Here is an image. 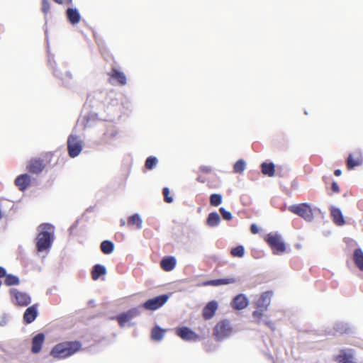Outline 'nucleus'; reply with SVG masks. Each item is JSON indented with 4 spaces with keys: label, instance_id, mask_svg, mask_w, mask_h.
<instances>
[{
    "label": "nucleus",
    "instance_id": "nucleus-1",
    "mask_svg": "<svg viewBox=\"0 0 363 363\" xmlns=\"http://www.w3.org/2000/svg\"><path fill=\"white\" fill-rule=\"evenodd\" d=\"M55 240V227L50 223H43L38 227L35 247L38 254L48 253Z\"/></svg>",
    "mask_w": 363,
    "mask_h": 363
},
{
    "label": "nucleus",
    "instance_id": "nucleus-2",
    "mask_svg": "<svg viewBox=\"0 0 363 363\" xmlns=\"http://www.w3.org/2000/svg\"><path fill=\"white\" fill-rule=\"evenodd\" d=\"M82 347V343L79 341H67L59 343L54 346L50 354L54 358L64 359L74 354Z\"/></svg>",
    "mask_w": 363,
    "mask_h": 363
},
{
    "label": "nucleus",
    "instance_id": "nucleus-3",
    "mask_svg": "<svg viewBox=\"0 0 363 363\" xmlns=\"http://www.w3.org/2000/svg\"><path fill=\"white\" fill-rule=\"evenodd\" d=\"M234 334V329L228 319L218 321L213 328V336L218 342H223Z\"/></svg>",
    "mask_w": 363,
    "mask_h": 363
},
{
    "label": "nucleus",
    "instance_id": "nucleus-4",
    "mask_svg": "<svg viewBox=\"0 0 363 363\" xmlns=\"http://www.w3.org/2000/svg\"><path fill=\"white\" fill-rule=\"evenodd\" d=\"M288 209L290 212L300 216L308 222H311L313 220L314 212L318 211L320 213V209L318 208L312 209L310 204L308 203L293 204L289 206Z\"/></svg>",
    "mask_w": 363,
    "mask_h": 363
},
{
    "label": "nucleus",
    "instance_id": "nucleus-5",
    "mask_svg": "<svg viewBox=\"0 0 363 363\" xmlns=\"http://www.w3.org/2000/svg\"><path fill=\"white\" fill-rule=\"evenodd\" d=\"M264 241L271 247L275 255H279L286 251V245L278 232L269 233L264 237Z\"/></svg>",
    "mask_w": 363,
    "mask_h": 363
},
{
    "label": "nucleus",
    "instance_id": "nucleus-6",
    "mask_svg": "<svg viewBox=\"0 0 363 363\" xmlns=\"http://www.w3.org/2000/svg\"><path fill=\"white\" fill-rule=\"evenodd\" d=\"M48 64L52 69V73L54 76L59 79L63 86L66 87H71L73 85V76L69 71H66L63 73L60 69L55 67V62L54 60V56L48 53Z\"/></svg>",
    "mask_w": 363,
    "mask_h": 363
},
{
    "label": "nucleus",
    "instance_id": "nucleus-7",
    "mask_svg": "<svg viewBox=\"0 0 363 363\" xmlns=\"http://www.w3.org/2000/svg\"><path fill=\"white\" fill-rule=\"evenodd\" d=\"M143 307L140 305L137 307L132 308L125 312L121 313L117 315L113 319H116L119 325L123 328L125 323L130 321L132 319L140 316L143 312Z\"/></svg>",
    "mask_w": 363,
    "mask_h": 363
},
{
    "label": "nucleus",
    "instance_id": "nucleus-8",
    "mask_svg": "<svg viewBox=\"0 0 363 363\" xmlns=\"http://www.w3.org/2000/svg\"><path fill=\"white\" fill-rule=\"evenodd\" d=\"M67 152L70 157H77L83 149L82 139L74 133H71L67 141Z\"/></svg>",
    "mask_w": 363,
    "mask_h": 363
},
{
    "label": "nucleus",
    "instance_id": "nucleus-9",
    "mask_svg": "<svg viewBox=\"0 0 363 363\" xmlns=\"http://www.w3.org/2000/svg\"><path fill=\"white\" fill-rule=\"evenodd\" d=\"M169 299L168 294H161L147 299L142 306L143 308L148 311H155L163 306Z\"/></svg>",
    "mask_w": 363,
    "mask_h": 363
},
{
    "label": "nucleus",
    "instance_id": "nucleus-10",
    "mask_svg": "<svg viewBox=\"0 0 363 363\" xmlns=\"http://www.w3.org/2000/svg\"><path fill=\"white\" fill-rule=\"evenodd\" d=\"M9 292L12 302L14 304L21 306H27L31 302V297L26 292L20 291L16 289H11Z\"/></svg>",
    "mask_w": 363,
    "mask_h": 363
},
{
    "label": "nucleus",
    "instance_id": "nucleus-11",
    "mask_svg": "<svg viewBox=\"0 0 363 363\" xmlns=\"http://www.w3.org/2000/svg\"><path fill=\"white\" fill-rule=\"evenodd\" d=\"M176 334L185 341L197 342L201 340V337L198 334L186 326L177 328Z\"/></svg>",
    "mask_w": 363,
    "mask_h": 363
},
{
    "label": "nucleus",
    "instance_id": "nucleus-12",
    "mask_svg": "<svg viewBox=\"0 0 363 363\" xmlns=\"http://www.w3.org/2000/svg\"><path fill=\"white\" fill-rule=\"evenodd\" d=\"M118 134V130L114 125H108L100 138V144H110L116 138Z\"/></svg>",
    "mask_w": 363,
    "mask_h": 363
},
{
    "label": "nucleus",
    "instance_id": "nucleus-13",
    "mask_svg": "<svg viewBox=\"0 0 363 363\" xmlns=\"http://www.w3.org/2000/svg\"><path fill=\"white\" fill-rule=\"evenodd\" d=\"M363 164V157L360 150L350 153L347 160L346 164L348 169H353L356 167L361 166Z\"/></svg>",
    "mask_w": 363,
    "mask_h": 363
},
{
    "label": "nucleus",
    "instance_id": "nucleus-14",
    "mask_svg": "<svg viewBox=\"0 0 363 363\" xmlns=\"http://www.w3.org/2000/svg\"><path fill=\"white\" fill-rule=\"evenodd\" d=\"M354 350L353 349H343L335 357V360L338 363H356L354 361Z\"/></svg>",
    "mask_w": 363,
    "mask_h": 363
},
{
    "label": "nucleus",
    "instance_id": "nucleus-15",
    "mask_svg": "<svg viewBox=\"0 0 363 363\" xmlns=\"http://www.w3.org/2000/svg\"><path fill=\"white\" fill-rule=\"evenodd\" d=\"M26 168L30 173L39 174L45 168L44 162L40 158H33L28 162Z\"/></svg>",
    "mask_w": 363,
    "mask_h": 363
},
{
    "label": "nucleus",
    "instance_id": "nucleus-16",
    "mask_svg": "<svg viewBox=\"0 0 363 363\" xmlns=\"http://www.w3.org/2000/svg\"><path fill=\"white\" fill-rule=\"evenodd\" d=\"M272 296V291L263 292L255 303L257 308H262L261 311H267L270 305Z\"/></svg>",
    "mask_w": 363,
    "mask_h": 363
},
{
    "label": "nucleus",
    "instance_id": "nucleus-17",
    "mask_svg": "<svg viewBox=\"0 0 363 363\" xmlns=\"http://www.w3.org/2000/svg\"><path fill=\"white\" fill-rule=\"evenodd\" d=\"M218 308V303L216 301L213 300L206 304L202 310V316L206 320L211 319Z\"/></svg>",
    "mask_w": 363,
    "mask_h": 363
},
{
    "label": "nucleus",
    "instance_id": "nucleus-18",
    "mask_svg": "<svg viewBox=\"0 0 363 363\" xmlns=\"http://www.w3.org/2000/svg\"><path fill=\"white\" fill-rule=\"evenodd\" d=\"M108 74L110 76V82L112 84L116 83H118L120 85L126 84L127 79L125 74L116 67H113L111 72Z\"/></svg>",
    "mask_w": 363,
    "mask_h": 363
},
{
    "label": "nucleus",
    "instance_id": "nucleus-19",
    "mask_svg": "<svg viewBox=\"0 0 363 363\" xmlns=\"http://www.w3.org/2000/svg\"><path fill=\"white\" fill-rule=\"evenodd\" d=\"M38 315V306L33 304L28 307L23 315V320L25 324H30L35 321Z\"/></svg>",
    "mask_w": 363,
    "mask_h": 363
},
{
    "label": "nucleus",
    "instance_id": "nucleus-20",
    "mask_svg": "<svg viewBox=\"0 0 363 363\" xmlns=\"http://www.w3.org/2000/svg\"><path fill=\"white\" fill-rule=\"evenodd\" d=\"M249 300L247 297L243 294H240L236 295L232 300L231 306L235 310H242L247 307Z\"/></svg>",
    "mask_w": 363,
    "mask_h": 363
},
{
    "label": "nucleus",
    "instance_id": "nucleus-21",
    "mask_svg": "<svg viewBox=\"0 0 363 363\" xmlns=\"http://www.w3.org/2000/svg\"><path fill=\"white\" fill-rule=\"evenodd\" d=\"M45 338V335L43 333H39L33 337L31 341V352L33 354H38L41 351Z\"/></svg>",
    "mask_w": 363,
    "mask_h": 363
},
{
    "label": "nucleus",
    "instance_id": "nucleus-22",
    "mask_svg": "<svg viewBox=\"0 0 363 363\" xmlns=\"http://www.w3.org/2000/svg\"><path fill=\"white\" fill-rule=\"evenodd\" d=\"M30 182V176L27 173H24L18 175L15 179L14 184L20 191H23L29 186Z\"/></svg>",
    "mask_w": 363,
    "mask_h": 363
},
{
    "label": "nucleus",
    "instance_id": "nucleus-23",
    "mask_svg": "<svg viewBox=\"0 0 363 363\" xmlns=\"http://www.w3.org/2000/svg\"><path fill=\"white\" fill-rule=\"evenodd\" d=\"M65 16L67 21L73 26L77 24L82 18L77 8H67L65 11Z\"/></svg>",
    "mask_w": 363,
    "mask_h": 363
},
{
    "label": "nucleus",
    "instance_id": "nucleus-24",
    "mask_svg": "<svg viewBox=\"0 0 363 363\" xmlns=\"http://www.w3.org/2000/svg\"><path fill=\"white\" fill-rule=\"evenodd\" d=\"M236 282V279L235 278H220L216 279L207 280L202 282L201 286H218L220 285H227L230 284H233Z\"/></svg>",
    "mask_w": 363,
    "mask_h": 363
},
{
    "label": "nucleus",
    "instance_id": "nucleus-25",
    "mask_svg": "<svg viewBox=\"0 0 363 363\" xmlns=\"http://www.w3.org/2000/svg\"><path fill=\"white\" fill-rule=\"evenodd\" d=\"M177 264V259L173 256H167L162 259L160 261L161 268L166 271H172Z\"/></svg>",
    "mask_w": 363,
    "mask_h": 363
},
{
    "label": "nucleus",
    "instance_id": "nucleus-26",
    "mask_svg": "<svg viewBox=\"0 0 363 363\" xmlns=\"http://www.w3.org/2000/svg\"><path fill=\"white\" fill-rule=\"evenodd\" d=\"M331 216L333 222L337 226H342L345 223V218L341 210L337 207H332L330 209Z\"/></svg>",
    "mask_w": 363,
    "mask_h": 363
},
{
    "label": "nucleus",
    "instance_id": "nucleus-27",
    "mask_svg": "<svg viewBox=\"0 0 363 363\" xmlns=\"http://www.w3.org/2000/svg\"><path fill=\"white\" fill-rule=\"evenodd\" d=\"M106 274V268L105 266L96 264L94 265L91 269V278L93 280H98L100 277Z\"/></svg>",
    "mask_w": 363,
    "mask_h": 363
},
{
    "label": "nucleus",
    "instance_id": "nucleus-28",
    "mask_svg": "<svg viewBox=\"0 0 363 363\" xmlns=\"http://www.w3.org/2000/svg\"><path fill=\"white\" fill-rule=\"evenodd\" d=\"M261 170L263 174L270 177H274L275 174V165L272 162H264L261 164Z\"/></svg>",
    "mask_w": 363,
    "mask_h": 363
},
{
    "label": "nucleus",
    "instance_id": "nucleus-29",
    "mask_svg": "<svg viewBox=\"0 0 363 363\" xmlns=\"http://www.w3.org/2000/svg\"><path fill=\"white\" fill-rule=\"evenodd\" d=\"M127 224L129 226L135 225L137 229L140 230L143 228V220L139 213H135L128 218Z\"/></svg>",
    "mask_w": 363,
    "mask_h": 363
},
{
    "label": "nucleus",
    "instance_id": "nucleus-30",
    "mask_svg": "<svg viewBox=\"0 0 363 363\" xmlns=\"http://www.w3.org/2000/svg\"><path fill=\"white\" fill-rule=\"evenodd\" d=\"M353 261L358 269L363 272V250L361 248L354 250Z\"/></svg>",
    "mask_w": 363,
    "mask_h": 363
},
{
    "label": "nucleus",
    "instance_id": "nucleus-31",
    "mask_svg": "<svg viewBox=\"0 0 363 363\" xmlns=\"http://www.w3.org/2000/svg\"><path fill=\"white\" fill-rule=\"evenodd\" d=\"M220 223V217L217 212H211L208 215L206 224L208 226L217 227Z\"/></svg>",
    "mask_w": 363,
    "mask_h": 363
},
{
    "label": "nucleus",
    "instance_id": "nucleus-32",
    "mask_svg": "<svg viewBox=\"0 0 363 363\" xmlns=\"http://www.w3.org/2000/svg\"><path fill=\"white\" fill-rule=\"evenodd\" d=\"M114 248V243L109 240H104L100 244V250L104 255L111 254L113 252Z\"/></svg>",
    "mask_w": 363,
    "mask_h": 363
},
{
    "label": "nucleus",
    "instance_id": "nucleus-33",
    "mask_svg": "<svg viewBox=\"0 0 363 363\" xmlns=\"http://www.w3.org/2000/svg\"><path fill=\"white\" fill-rule=\"evenodd\" d=\"M165 330L157 325L152 329L151 337L155 341H161L164 335Z\"/></svg>",
    "mask_w": 363,
    "mask_h": 363
},
{
    "label": "nucleus",
    "instance_id": "nucleus-34",
    "mask_svg": "<svg viewBox=\"0 0 363 363\" xmlns=\"http://www.w3.org/2000/svg\"><path fill=\"white\" fill-rule=\"evenodd\" d=\"M334 330L336 333L340 334L350 333L351 332L349 324L345 322H337L334 326Z\"/></svg>",
    "mask_w": 363,
    "mask_h": 363
},
{
    "label": "nucleus",
    "instance_id": "nucleus-35",
    "mask_svg": "<svg viewBox=\"0 0 363 363\" xmlns=\"http://www.w3.org/2000/svg\"><path fill=\"white\" fill-rule=\"evenodd\" d=\"M20 282L19 278L12 274H7L5 277L4 284L6 286L18 285Z\"/></svg>",
    "mask_w": 363,
    "mask_h": 363
},
{
    "label": "nucleus",
    "instance_id": "nucleus-36",
    "mask_svg": "<svg viewBox=\"0 0 363 363\" xmlns=\"http://www.w3.org/2000/svg\"><path fill=\"white\" fill-rule=\"evenodd\" d=\"M210 204L213 206H218L222 203L223 196L220 194H212L209 198Z\"/></svg>",
    "mask_w": 363,
    "mask_h": 363
},
{
    "label": "nucleus",
    "instance_id": "nucleus-37",
    "mask_svg": "<svg viewBox=\"0 0 363 363\" xmlns=\"http://www.w3.org/2000/svg\"><path fill=\"white\" fill-rule=\"evenodd\" d=\"M246 167V163L244 160H238L233 166V170L235 173H241L244 172Z\"/></svg>",
    "mask_w": 363,
    "mask_h": 363
},
{
    "label": "nucleus",
    "instance_id": "nucleus-38",
    "mask_svg": "<svg viewBox=\"0 0 363 363\" xmlns=\"http://www.w3.org/2000/svg\"><path fill=\"white\" fill-rule=\"evenodd\" d=\"M158 163V160L155 156H150L145 160V166L147 169H152Z\"/></svg>",
    "mask_w": 363,
    "mask_h": 363
},
{
    "label": "nucleus",
    "instance_id": "nucleus-39",
    "mask_svg": "<svg viewBox=\"0 0 363 363\" xmlns=\"http://www.w3.org/2000/svg\"><path fill=\"white\" fill-rule=\"evenodd\" d=\"M231 255L235 257H242L245 255L243 245H238L231 250Z\"/></svg>",
    "mask_w": 363,
    "mask_h": 363
},
{
    "label": "nucleus",
    "instance_id": "nucleus-40",
    "mask_svg": "<svg viewBox=\"0 0 363 363\" xmlns=\"http://www.w3.org/2000/svg\"><path fill=\"white\" fill-rule=\"evenodd\" d=\"M219 212L223 219L225 220H230L233 218L232 213L229 211H227L224 207H220L219 208Z\"/></svg>",
    "mask_w": 363,
    "mask_h": 363
},
{
    "label": "nucleus",
    "instance_id": "nucleus-41",
    "mask_svg": "<svg viewBox=\"0 0 363 363\" xmlns=\"http://www.w3.org/2000/svg\"><path fill=\"white\" fill-rule=\"evenodd\" d=\"M162 194L164 196V200L166 203H171L173 202L174 199L172 196H169V189L168 187L163 188Z\"/></svg>",
    "mask_w": 363,
    "mask_h": 363
},
{
    "label": "nucleus",
    "instance_id": "nucleus-42",
    "mask_svg": "<svg viewBox=\"0 0 363 363\" xmlns=\"http://www.w3.org/2000/svg\"><path fill=\"white\" fill-rule=\"evenodd\" d=\"M98 115L95 113H90L88 115L84 116V119L86 120L85 126H91V121H94L96 118H97Z\"/></svg>",
    "mask_w": 363,
    "mask_h": 363
},
{
    "label": "nucleus",
    "instance_id": "nucleus-43",
    "mask_svg": "<svg viewBox=\"0 0 363 363\" xmlns=\"http://www.w3.org/2000/svg\"><path fill=\"white\" fill-rule=\"evenodd\" d=\"M50 9V4L48 0H42V12L46 15Z\"/></svg>",
    "mask_w": 363,
    "mask_h": 363
},
{
    "label": "nucleus",
    "instance_id": "nucleus-44",
    "mask_svg": "<svg viewBox=\"0 0 363 363\" xmlns=\"http://www.w3.org/2000/svg\"><path fill=\"white\" fill-rule=\"evenodd\" d=\"M9 318L7 314L0 315V326H6L9 323Z\"/></svg>",
    "mask_w": 363,
    "mask_h": 363
},
{
    "label": "nucleus",
    "instance_id": "nucleus-45",
    "mask_svg": "<svg viewBox=\"0 0 363 363\" xmlns=\"http://www.w3.org/2000/svg\"><path fill=\"white\" fill-rule=\"evenodd\" d=\"M262 308H257L256 311H253L252 316L255 318H258L259 320H261L262 317L263 316V313L264 311H261Z\"/></svg>",
    "mask_w": 363,
    "mask_h": 363
},
{
    "label": "nucleus",
    "instance_id": "nucleus-46",
    "mask_svg": "<svg viewBox=\"0 0 363 363\" xmlns=\"http://www.w3.org/2000/svg\"><path fill=\"white\" fill-rule=\"evenodd\" d=\"M331 189L335 193H338L340 191L339 186H338V184H337V183L336 182L333 181L332 182Z\"/></svg>",
    "mask_w": 363,
    "mask_h": 363
},
{
    "label": "nucleus",
    "instance_id": "nucleus-47",
    "mask_svg": "<svg viewBox=\"0 0 363 363\" xmlns=\"http://www.w3.org/2000/svg\"><path fill=\"white\" fill-rule=\"evenodd\" d=\"M250 232H251L252 234H257V233H258V232H259V228H258V226H257L255 223H252V224L250 225Z\"/></svg>",
    "mask_w": 363,
    "mask_h": 363
},
{
    "label": "nucleus",
    "instance_id": "nucleus-48",
    "mask_svg": "<svg viewBox=\"0 0 363 363\" xmlns=\"http://www.w3.org/2000/svg\"><path fill=\"white\" fill-rule=\"evenodd\" d=\"M122 105L126 109H130L132 106L131 103L127 99L125 101H122Z\"/></svg>",
    "mask_w": 363,
    "mask_h": 363
},
{
    "label": "nucleus",
    "instance_id": "nucleus-49",
    "mask_svg": "<svg viewBox=\"0 0 363 363\" xmlns=\"http://www.w3.org/2000/svg\"><path fill=\"white\" fill-rule=\"evenodd\" d=\"M264 323L272 330H274L275 329L274 323L273 322H272L271 320H266V321H264Z\"/></svg>",
    "mask_w": 363,
    "mask_h": 363
},
{
    "label": "nucleus",
    "instance_id": "nucleus-50",
    "mask_svg": "<svg viewBox=\"0 0 363 363\" xmlns=\"http://www.w3.org/2000/svg\"><path fill=\"white\" fill-rule=\"evenodd\" d=\"M200 169L203 172H205V173H210L211 171V169L210 167H208V166H201L200 167Z\"/></svg>",
    "mask_w": 363,
    "mask_h": 363
},
{
    "label": "nucleus",
    "instance_id": "nucleus-51",
    "mask_svg": "<svg viewBox=\"0 0 363 363\" xmlns=\"http://www.w3.org/2000/svg\"><path fill=\"white\" fill-rule=\"evenodd\" d=\"M204 349L206 352H209L213 351L215 350V347L211 345L208 346L207 343H205Z\"/></svg>",
    "mask_w": 363,
    "mask_h": 363
},
{
    "label": "nucleus",
    "instance_id": "nucleus-52",
    "mask_svg": "<svg viewBox=\"0 0 363 363\" xmlns=\"http://www.w3.org/2000/svg\"><path fill=\"white\" fill-rule=\"evenodd\" d=\"M6 270L4 267H0V278L5 277L6 276Z\"/></svg>",
    "mask_w": 363,
    "mask_h": 363
},
{
    "label": "nucleus",
    "instance_id": "nucleus-53",
    "mask_svg": "<svg viewBox=\"0 0 363 363\" xmlns=\"http://www.w3.org/2000/svg\"><path fill=\"white\" fill-rule=\"evenodd\" d=\"M334 174L336 176V177H339L342 174V171L341 169H335V172H334Z\"/></svg>",
    "mask_w": 363,
    "mask_h": 363
},
{
    "label": "nucleus",
    "instance_id": "nucleus-54",
    "mask_svg": "<svg viewBox=\"0 0 363 363\" xmlns=\"http://www.w3.org/2000/svg\"><path fill=\"white\" fill-rule=\"evenodd\" d=\"M77 223H78V220H77L74 223H73V224L70 226V228H69V230L70 232H72V230H73L77 227Z\"/></svg>",
    "mask_w": 363,
    "mask_h": 363
},
{
    "label": "nucleus",
    "instance_id": "nucleus-55",
    "mask_svg": "<svg viewBox=\"0 0 363 363\" xmlns=\"http://www.w3.org/2000/svg\"><path fill=\"white\" fill-rule=\"evenodd\" d=\"M120 223H121V226H124L125 225V219L123 218H121V220H120Z\"/></svg>",
    "mask_w": 363,
    "mask_h": 363
},
{
    "label": "nucleus",
    "instance_id": "nucleus-56",
    "mask_svg": "<svg viewBox=\"0 0 363 363\" xmlns=\"http://www.w3.org/2000/svg\"><path fill=\"white\" fill-rule=\"evenodd\" d=\"M55 3L58 4H63V1L62 0H53Z\"/></svg>",
    "mask_w": 363,
    "mask_h": 363
},
{
    "label": "nucleus",
    "instance_id": "nucleus-57",
    "mask_svg": "<svg viewBox=\"0 0 363 363\" xmlns=\"http://www.w3.org/2000/svg\"><path fill=\"white\" fill-rule=\"evenodd\" d=\"M68 4H72V0H67Z\"/></svg>",
    "mask_w": 363,
    "mask_h": 363
},
{
    "label": "nucleus",
    "instance_id": "nucleus-58",
    "mask_svg": "<svg viewBox=\"0 0 363 363\" xmlns=\"http://www.w3.org/2000/svg\"><path fill=\"white\" fill-rule=\"evenodd\" d=\"M94 300H90V301H89V305H91V304H93V303H94Z\"/></svg>",
    "mask_w": 363,
    "mask_h": 363
},
{
    "label": "nucleus",
    "instance_id": "nucleus-59",
    "mask_svg": "<svg viewBox=\"0 0 363 363\" xmlns=\"http://www.w3.org/2000/svg\"><path fill=\"white\" fill-rule=\"evenodd\" d=\"M132 325H133V323H130L129 324V326H132Z\"/></svg>",
    "mask_w": 363,
    "mask_h": 363
}]
</instances>
